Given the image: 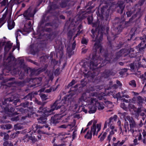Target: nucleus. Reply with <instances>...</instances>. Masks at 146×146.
<instances>
[{
	"instance_id": "obj_45",
	"label": "nucleus",
	"mask_w": 146,
	"mask_h": 146,
	"mask_svg": "<svg viewBox=\"0 0 146 146\" xmlns=\"http://www.w3.org/2000/svg\"><path fill=\"white\" fill-rule=\"evenodd\" d=\"M117 116L116 115H114L113 117H111L112 118V120L115 121L117 118Z\"/></svg>"
},
{
	"instance_id": "obj_38",
	"label": "nucleus",
	"mask_w": 146,
	"mask_h": 146,
	"mask_svg": "<svg viewBox=\"0 0 146 146\" xmlns=\"http://www.w3.org/2000/svg\"><path fill=\"white\" fill-rule=\"evenodd\" d=\"M19 117L18 116H16L11 118V120L13 121H17L19 119Z\"/></svg>"
},
{
	"instance_id": "obj_36",
	"label": "nucleus",
	"mask_w": 146,
	"mask_h": 146,
	"mask_svg": "<svg viewBox=\"0 0 146 146\" xmlns=\"http://www.w3.org/2000/svg\"><path fill=\"white\" fill-rule=\"evenodd\" d=\"M70 125H61L59 127V128H67L68 126H70Z\"/></svg>"
},
{
	"instance_id": "obj_49",
	"label": "nucleus",
	"mask_w": 146,
	"mask_h": 146,
	"mask_svg": "<svg viewBox=\"0 0 146 146\" xmlns=\"http://www.w3.org/2000/svg\"><path fill=\"white\" fill-rule=\"evenodd\" d=\"M105 137L103 136V135L101 137L100 139V141H103Z\"/></svg>"
},
{
	"instance_id": "obj_2",
	"label": "nucleus",
	"mask_w": 146,
	"mask_h": 146,
	"mask_svg": "<svg viewBox=\"0 0 146 146\" xmlns=\"http://www.w3.org/2000/svg\"><path fill=\"white\" fill-rule=\"evenodd\" d=\"M103 96L100 97V95H98L96 93H91L90 98H88V99L86 98V94H83L81 98V100L87 102H88L89 101V106H88L89 109L88 112L89 113H93L96 112L97 109V106L96 104L97 103V99L96 97L98 98L100 100H102L103 99V96H106V95L104 94L103 93Z\"/></svg>"
},
{
	"instance_id": "obj_34",
	"label": "nucleus",
	"mask_w": 146,
	"mask_h": 146,
	"mask_svg": "<svg viewBox=\"0 0 146 146\" xmlns=\"http://www.w3.org/2000/svg\"><path fill=\"white\" fill-rule=\"evenodd\" d=\"M19 133V131H17L16 133H13L11 135V136L13 138H14L17 136V135Z\"/></svg>"
},
{
	"instance_id": "obj_1",
	"label": "nucleus",
	"mask_w": 146,
	"mask_h": 146,
	"mask_svg": "<svg viewBox=\"0 0 146 146\" xmlns=\"http://www.w3.org/2000/svg\"><path fill=\"white\" fill-rule=\"evenodd\" d=\"M65 101V100H63L60 102L58 101H56L52 106L51 109L50 110L46 108H44L42 110V108L40 107L39 110L38 111V112L41 113H43L44 115H43L44 117L42 116L39 118V122L42 124L45 123L46 119V117L50 115V113L54 110H57L61 108V113H64L66 111V109L65 108V106H62V105L64 103Z\"/></svg>"
},
{
	"instance_id": "obj_10",
	"label": "nucleus",
	"mask_w": 146,
	"mask_h": 146,
	"mask_svg": "<svg viewBox=\"0 0 146 146\" xmlns=\"http://www.w3.org/2000/svg\"><path fill=\"white\" fill-rule=\"evenodd\" d=\"M96 57H93L92 58L94 60V62L91 63L90 65V68L91 67V66H96L98 63H100L101 62H102V60H101L100 58H99L97 59H96Z\"/></svg>"
},
{
	"instance_id": "obj_44",
	"label": "nucleus",
	"mask_w": 146,
	"mask_h": 146,
	"mask_svg": "<svg viewBox=\"0 0 146 146\" xmlns=\"http://www.w3.org/2000/svg\"><path fill=\"white\" fill-rule=\"evenodd\" d=\"M134 144L135 145H137L138 144L137 143V139H135L133 140Z\"/></svg>"
},
{
	"instance_id": "obj_40",
	"label": "nucleus",
	"mask_w": 146,
	"mask_h": 146,
	"mask_svg": "<svg viewBox=\"0 0 146 146\" xmlns=\"http://www.w3.org/2000/svg\"><path fill=\"white\" fill-rule=\"evenodd\" d=\"M75 81L74 80H73L72 81V82L70 83L68 85L69 86H72L73 85H74L75 84Z\"/></svg>"
},
{
	"instance_id": "obj_47",
	"label": "nucleus",
	"mask_w": 146,
	"mask_h": 146,
	"mask_svg": "<svg viewBox=\"0 0 146 146\" xmlns=\"http://www.w3.org/2000/svg\"><path fill=\"white\" fill-rule=\"evenodd\" d=\"M142 91L144 93H146V83L142 90Z\"/></svg>"
},
{
	"instance_id": "obj_11",
	"label": "nucleus",
	"mask_w": 146,
	"mask_h": 146,
	"mask_svg": "<svg viewBox=\"0 0 146 146\" xmlns=\"http://www.w3.org/2000/svg\"><path fill=\"white\" fill-rule=\"evenodd\" d=\"M29 139L31 140L33 142H35L37 141V139L35 138V137L33 135L29 136L28 135H27L23 139V140H25V142L28 141Z\"/></svg>"
},
{
	"instance_id": "obj_25",
	"label": "nucleus",
	"mask_w": 146,
	"mask_h": 146,
	"mask_svg": "<svg viewBox=\"0 0 146 146\" xmlns=\"http://www.w3.org/2000/svg\"><path fill=\"white\" fill-rule=\"evenodd\" d=\"M21 31L20 30H17L15 32V35L16 37V41H17L18 40V37L19 36H21Z\"/></svg>"
},
{
	"instance_id": "obj_37",
	"label": "nucleus",
	"mask_w": 146,
	"mask_h": 146,
	"mask_svg": "<svg viewBox=\"0 0 146 146\" xmlns=\"http://www.w3.org/2000/svg\"><path fill=\"white\" fill-rule=\"evenodd\" d=\"M15 128V129H20L22 128L20 126V125H15L14 126Z\"/></svg>"
},
{
	"instance_id": "obj_24",
	"label": "nucleus",
	"mask_w": 146,
	"mask_h": 146,
	"mask_svg": "<svg viewBox=\"0 0 146 146\" xmlns=\"http://www.w3.org/2000/svg\"><path fill=\"white\" fill-rule=\"evenodd\" d=\"M4 135V139L5 140H7L9 138V135L8 134H6L5 133L1 132L0 133V135L1 136Z\"/></svg>"
},
{
	"instance_id": "obj_30",
	"label": "nucleus",
	"mask_w": 146,
	"mask_h": 146,
	"mask_svg": "<svg viewBox=\"0 0 146 146\" xmlns=\"http://www.w3.org/2000/svg\"><path fill=\"white\" fill-rule=\"evenodd\" d=\"M85 137L87 139H91L92 137V133L91 132H88Z\"/></svg>"
},
{
	"instance_id": "obj_9",
	"label": "nucleus",
	"mask_w": 146,
	"mask_h": 146,
	"mask_svg": "<svg viewBox=\"0 0 146 146\" xmlns=\"http://www.w3.org/2000/svg\"><path fill=\"white\" fill-rule=\"evenodd\" d=\"M133 51V50L132 49H131V50L129 51H128V50L126 49H123L121 50L119 52L117 53V55H119V56H125L127 55L131 52Z\"/></svg>"
},
{
	"instance_id": "obj_57",
	"label": "nucleus",
	"mask_w": 146,
	"mask_h": 146,
	"mask_svg": "<svg viewBox=\"0 0 146 146\" xmlns=\"http://www.w3.org/2000/svg\"><path fill=\"white\" fill-rule=\"evenodd\" d=\"M63 146V145H62V144L57 145L56 144H54L53 145V146Z\"/></svg>"
},
{
	"instance_id": "obj_35",
	"label": "nucleus",
	"mask_w": 146,
	"mask_h": 146,
	"mask_svg": "<svg viewBox=\"0 0 146 146\" xmlns=\"http://www.w3.org/2000/svg\"><path fill=\"white\" fill-rule=\"evenodd\" d=\"M121 108H123L124 110H127V107H126V105L123 102L121 103Z\"/></svg>"
},
{
	"instance_id": "obj_20",
	"label": "nucleus",
	"mask_w": 146,
	"mask_h": 146,
	"mask_svg": "<svg viewBox=\"0 0 146 146\" xmlns=\"http://www.w3.org/2000/svg\"><path fill=\"white\" fill-rule=\"evenodd\" d=\"M33 127L34 129L33 131H34V132H35L36 130L37 129L42 128L43 127L42 126H41L38 125H34Z\"/></svg>"
},
{
	"instance_id": "obj_32",
	"label": "nucleus",
	"mask_w": 146,
	"mask_h": 146,
	"mask_svg": "<svg viewBox=\"0 0 146 146\" xmlns=\"http://www.w3.org/2000/svg\"><path fill=\"white\" fill-rule=\"evenodd\" d=\"M111 131V130L109 128H108L106 130V132H104L102 135L104 137H105L107 135V133L109 132L110 133V132ZM110 134H109V135Z\"/></svg>"
},
{
	"instance_id": "obj_58",
	"label": "nucleus",
	"mask_w": 146,
	"mask_h": 146,
	"mask_svg": "<svg viewBox=\"0 0 146 146\" xmlns=\"http://www.w3.org/2000/svg\"><path fill=\"white\" fill-rule=\"evenodd\" d=\"M127 69L126 68H124L122 70V72H126L127 71Z\"/></svg>"
},
{
	"instance_id": "obj_52",
	"label": "nucleus",
	"mask_w": 146,
	"mask_h": 146,
	"mask_svg": "<svg viewBox=\"0 0 146 146\" xmlns=\"http://www.w3.org/2000/svg\"><path fill=\"white\" fill-rule=\"evenodd\" d=\"M52 90L51 89H47L45 91V92H47V93H49L51 92Z\"/></svg>"
},
{
	"instance_id": "obj_8",
	"label": "nucleus",
	"mask_w": 146,
	"mask_h": 146,
	"mask_svg": "<svg viewBox=\"0 0 146 146\" xmlns=\"http://www.w3.org/2000/svg\"><path fill=\"white\" fill-rule=\"evenodd\" d=\"M7 16V17L8 18V21L9 20V22H11L10 20L11 18V15L10 13H8L6 11L5 13L3 15L2 18L0 19V27L4 23L3 20Z\"/></svg>"
},
{
	"instance_id": "obj_61",
	"label": "nucleus",
	"mask_w": 146,
	"mask_h": 146,
	"mask_svg": "<svg viewBox=\"0 0 146 146\" xmlns=\"http://www.w3.org/2000/svg\"><path fill=\"white\" fill-rule=\"evenodd\" d=\"M123 9H124V7H122L121 8V13H122V12L123 10Z\"/></svg>"
},
{
	"instance_id": "obj_42",
	"label": "nucleus",
	"mask_w": 146,
	"mask_h": 146,
	"mask_svg": "<svg viewBox=\"0 0 146 146\" xmlns=\"http://www.w3.org/2000/svg\"><path fill=\"white\" fill-rule=\"evenodd\" d=\"M116 97L118 98H122V95H120V93H118L116 94Z\"/></svg>"
},
{
	"instance_id": "obj_13",
	"label": "nucleus",
	"mask_w": 146,
	"mask_h": 146,
	"mask_svg": "<svg viewBox=\"0 0 146 146\" xmlns=\"http://www.w3.org/2000/svg\"><path fill=\"white\" fill-rule=\"evenodd\" d=\"M134 103H138L140 104L143 102L144 100L142 99L140 96H139L137 98H134L131 100V102Z\"/></svg>"
},
{
	"instance_id": "obj_48",
	"label": "nucleus",
	"mask_w": 146,
	"mask_h": 146,
	"mask_svg": "<svg viewBox=\"0 0 146 146\" xmlns=\"http://www.w3.org/2000/svg\"><path fill=\"white\" fill-rule=\"evenodd\" d=\"M90 19H92V17L88 18V20L89 23H91L92 22V21L90 20Z\"/></svg>"
},
{
	"instance_id": "obj_59",
	"label": "nucleus",
	"mask_w": 146,
	"mask_h": 146,
	"mask_svg": "<svg viewBox=\"0 0 146 146\" xmlns=\"http://www.w3.org/2000/svg\"><path fill=\"white\" fill-rule=\"evenodd\" d=\"M123 102H125L127 103L128 102V100H125V99L123 100Z\"/></svg>"
},
{
	"instance_id": "obj_12",
	"label": "nucleus",
	"mask_w": 146,
	"mask_h": 146,
	"mask_svg": "<svg viewBox=\"0 0 146 146\" xmlns=\"http://www.w3.org/2000/svg\"><path fill=\"white\" fill-rule=\"evenodd\" d=\"M128 108L131 111V110H133L135 112L136 111L137 114L138 115H139V113L141 111L140 109L138 108L137 109V108L134 106V105L131 104H129Z\"/></svg>"
},
{
	"instance_id": "obj_19",
	"label": "nucleus",
	"mask_w": 146,
	"mask_h": 146,
	"mask_svg": "<svg viewBox=\"0 0 146 146\" xmlns=\"http://www.w3.org/2000/svg\"><path fill=\"white\" fill-rule=\"evenodd\" d=\"M38 133L39 134L37 136L38 137L39 139H41L42 137L41 135L44 134H47L46 132H44L41 131L40 129H38L37 131Z\"/></svg>"
},
{
	"instance_id": "obj_51",
	"label": "nucleus",
	"mask_w": 146,
	"mask_h": 146,
	"mask_svg": "<svg viewBox=\"0 0 146 146\" xmlns=\"http://www.w3.org/2000/svg\"><path fill=\"white\" fill-rule=\"evenodd\" d=\"M8 143L7 141L3 143V145L5 146H8Z\"/></svg>"
},
{
	"instance_id": "obj_6",
	"label": "nucleus",
	"mask_w": 146,
	"mask_h": 146,
	"mask_svg": "<svg viewBox=\"0 0 146 146\" xmlns=\"http://www.w3.org/2000/svg\"><path fill=\"white\" fill-rule=\"evenodd\" d=\"M99 32H99L98 35L97 36L96 39L95 40V41L96 42V43L94 45V47L96 48V50H98V49L101 52L102 51V46L100 44L99 42H100V40H101V39L102 38V34H100L99 37Z\"/></svg>"
},
{
	"instance_id": "obj_55",
	"label": "nucleus",
	"mask_w": 146,
	"mask_h": 146,
	"mask_svg": "<svg viewBox=\"0 0 146 146\" xmlns=\"http://www.w3.org/2000/svg\"><path fill=\"white\" fill-rule=\"evenodd\" d=\"M87 51V49H83L82 51V52L83 53H85Z\"/></svg>"
},
{
	"instance_id": "obj_18",
	"label": "nucleus",
	"mask_w": 146,
	"mask_h": 146,
	"mask_svg": "<svg viewBox=\"0 0 146 146\" xmlns=\"http://www.w3.org/2000/svg\"><path fill=\"white\" fill-rule=\"evenodd\" d=\"M139 66V62H137V63H134L133 64H131L130 65V67L131 69L132 70H133L136 68H137Z\"/></svg>"
},
{
	"instance_id": "obj_26",
	"label": "nucleus",
	"mask_w": 146,
	"mask_h": 146,
	"mask_svg": "<svg viewBox=\"0 0 146 146\" xmlns=\"http://www.w3.org/2000/svg\"><path fill=\"white\" fill-rule=\"evenodd\" d=\"M127 93V91L126 90H125L123 92H121L122 97H125L127 98H129V96L127 94H126Z\"/></svg>"
},
{
	"instance_id": "obj_4",
	"label": "nucleus",
	"mask_w": 146,
	"mask_h": 146,
	"mask_svg": "<svg viewBox=\"0 0 146 146\" xmlns=\"http://www.w3.org/2000/svg\"><path fill=\"white\" fill-rule=\"evenodd\" d=\"M97 123V121L96 120H93L91 121L88 123L87 126V127L86 129L84 131H83V128H82L81 131V133H85L88 128V126L91 125L93 123V126L91 127V131L92 133H93V135H97L98 133L101 129L102 123H100L96 124Z\"/></svg>"
},
{
	"instance_id": "obj_17",
	"label": "nucleus",
	"mask_w": 146,
	"mask_h": 146,
	"mask_svg": "<svg viewBox=\"0 0 146 146\" xmlns=\"http://www.w3.org/2000/svg\"><path fill=\"white\" fill-rule=\"evenodd\" d=\"M140 131H141V130H139L138 131L137 130V132H136V133H135V134L136 135L135 136H133L135 138H136L137 137H138V139L139 140H140L141 139V137H142V135L141 134V132H140Z\"/></svg>"
},
{
	"instance_id": "obj_46",
	"label": "nucleus",
	"mask_w": 146,
	"mask_h": 146,
	"mask_svg": "<svg viewBox=\"0 0 146 146\" xmlns=\"http://www.w3.org/2000/svg\"><path fill=\"white\" fill-rule=\"evenodd\" d=\"M107 106L109 108H112L113 107V105L112 103L111 102L109 105H107Z\"/></svg>"
},
{
	"instance_id": "obj_27",
	"label": "nucleus",
	"mask_w": 146,
	"mask_h": 146,
	"mask_svg": "<svg viewBox=\"0 0 146 146\" xmlns=\"http://www.w3.org/2000/svg\"><path fill=\"white\" fill-rule=\"evenodd\" d=\"M129 84L130 85L133 87H135L136 86L135 81L134 80H132L130 81L129 82Z\"/></svg>"
},
{
	"instance_id": "obj_43",
	"label": "nucleus",
	"mask_w": 146,
	"mask_h": 146,
	"mask_svg": "<svg viewBox=\"0 0 146 146\" xmlns=\"http://www.w3.org/2000/svg\"><path fill=\"white\" fill-rule=\"evenodd\" d=\"M76 45V44L75 42H74L72 45V50H73L74 49Z\"/></svg>"
},
{
	"instance_id": "obj_33",
	"label": "nucleus",
	"mask_w": 146,
	"mask_h": 146,
	"mask_svg": "<svg viewBox=\"0 0 146 146\" xmlns=\"http://www.w3.org/2000/svg\"><path fill=\"white\" fill-rule=\"evenodd\" d=\"M65 114L63 115H58L54 116V117L55 119H60V118L62 117V116H63Z\"/></svg>"
},
{
	"instance_id": "obj_28",
	"label": "nucleus",
	"mask_w": 146,
	"mask_h": 146,
	"mask_svg": "<svg viewBox=\"0 0 146 146\" xmlns=\"http://www.w3.org/2000/svg\"><path fill=\"white\" fill-rule=\"evenodd\" d=\"M141 78L143 81V83L144 84L146 81V72L144 74L142 75Z\"/></svg>"
},
{
	"instance_id": "obj_54",
	"label": "nucleus",
	"mask_w": 146,
	"mask_h": 146,
	"mask_svg": "<svg viewBox=\"0 0 146 146\" xmlns=\"http://www.w3.org/2000/svg\"><path fill=\"white\" fill-rule=\"evenodd\" d=\"M18 40L17 41H16V42H17V46L18 47V49H19V42H18Z\"/></svg>"
},
{
	"instance_id": "obj_56",
	"label": "nucleus",
	"mask_w": 146,
	"mask_h": 146,
	"mask_svg": "<svg viewBox=\"0 0 146 146\" xmlns=\"http://www.w3.org/2000/svg\"><path fill=\"white\" fill-rule=\"evenodd\" d=\"M111 102H110V101H106L105 102V103L106 104H107V105H109L110 103Z\"/></svg>"
},
{
	"instance_id": "obj_64",
	"label": "nucleus",
	"mask_w": 146,
	"mask_h": 146,
	"mask_svg": "<svg viewBox=\"0 0 146 146\" xmlns=\"http://www.w3.org/2000/svg\"><path fill=\"white\" fill-rule=\"evenodd\" d=\"M116 140V138L115 137H113V141H115Z\"/></svg>"
},
{
	"instance_id": "obj_5",
	"label": "nucleus",
	"mask_w": 146,
	"mask_h": 146,
	"mask_svg": "<svg viewBox=\"0 0 146 146\" xmlns=\"http://www.w3.org/2000/svg\"><path fill=\"white\" fill-rule=\"evenodd\" d=\"M112 117H110L109 119H108L105 122L104 129L107 128V126L108 128H109L111 130L110 132V135L108 137V139L109 141H110L111 139V136L114 134L115 132H116L117 129L115 128L113 124V122L112 121Z\"/></svg>"
},
{
	"instance_id": "obj_29",
	"label": "nucleus",
	"mask_w": 146,
	"mask_h": 146,
	"mask_svg": "<svg viewBox=\"0 0 146 146\" xmlns=\"http://www.w3.org/2000/svg\"><path fill=\"white\" fill-rule=\"evenodd\" d=\"M1 128H4V129H8L11 128V126L10 124L5 125V126H2L1 127Z\"/></svg>"
},
{
	"instance_id": "obj_50",
	"label": "nucleus",
	"mask_w": 146,
	"mask_h": 146,
	"mask_svg": "<svg viewBox=\"0 0 146 146\" xmlns=\"http://www.w3.org/2000/svg\"><path fill=\"white\" fill-rule=\"evenodd\" d=\"M117 125L120 127V128H121V123L120 121L119 120L117 121Z\"/></svg>"
},
{
	"instance_id": "obj_60",
	"label": "nucleus",
	"mask_w": 146,
	"mask_h": 146,
	"mask_svg": "<svg viewBox=\"0 0 146 146\" xmlns=\"http://www.w3.org/2000/svg\"><path fill=\"white\" fill-rule=\"evenodd\" d=\"M35 102H36V103L39 104V101H38V100H35Z\"/></svg>"
},
{
	"instance_id": "obj_21",
	"label": "nucleus",
	"mask_w": 146,
	"mask_h": 146,
	"mask_svg": "<svg viewBox=\"0 0 146 146\" xmlns=\"http://www.w3.org/2000/svg\"><path fill=\"white\" fill-rule=\"evenodd\" d=\"M125 142V141L124 140H123L121 142L118 141L117 143H114L113 145L114 146H121Z\"/></svg>"
},
{
	"instance_id": "obj_16",
	"label": "nucleus",
	"mask_w": 146,
	"mask_h": 146,
	"mask_svg": "<svg viewBox=\"0 0 146 146\" xmlns=\"http://www.w3.org/2000/svg\"><path fill=\"white\" fill-rule=\"evenodd\" d=\"M8 27L9 29L11 30L15 26V23L13 21L9 22L7 21Z\"/></svg>"
},
{
	"instance_id": "obj_3",
	"label": "nucleus",
	"mask_w": 146,
	"mask_h": 146,
	"mask_svg": "<svg viewBox=\"0 0 146 146\" xmlns=\"http://www.w3.org/2000/svg\"><path fill=\"white\" fill-rule=\"evenodd\" d=\"M127 119L129 122L130 129H129L128 122H126L124 126V127L125 129V131L127 132V129H128L129 131L132 133L133 136H135V133L137 132V131L138 130V128L142 126L143 123L141 122L140 124H137L132 118H130L128 116L127 117Z\"/></svg>"
},
{
	"instance_id": "obj_62",
	"label": "nucleus",
	"mask_w": 146,
	"mask_h": 146,
	"mask_svg": "<svg viewBox=\"0 0 146 146\" xmlns=\"http://www.w3.org/2000/svg\"><path fill=\"white\" fill-rule=\"evenodd\" d=\"M144 115V114L143 113H141L140 114V115L141 116H143Z\"/></svg>"
},
{
	"instance_id": "obj_39",
	"label": "nucleus",
	"mask_w": 146,
	"mask_h": 146,
	"mask_svg": "<svg viewBox=\"0 0 146 146\" xmlns=\"http://www.w3.org/2000/svg\"><path fill=\"white\" fill-rule=\"evenodd\" d=\"M87 42V40L85 38H83L82 40V43L83 44H86Z\"/></svg>"
},
{
	"instance_id": "obj_31",
	"label": "nucleus",
	"mask_w": 146,
	"mask_h": 146,
	"mask_svg": "<svg viewBox=\"0 0 146 146\" xmlns=\"http://www.w3.org/2000/svg\"><path fill=\"white\" fill-rule=\"evenodd\" d=\"M40 97L43 100H45L47 98V96L44 94H41L40 95Z\"/></svg>"
},
{
	"instance_id": "obj_53",
	"label": "nucleus",
	"mask_w": 146,
	"mask_h": 146,
	"mask_svg": "<svg viewBox=\"0 0 146 146\" xmlns=\"http://www.w3.org/2000/svg\"><path fill=\"white\" fill-rule=\"evenodd\" d=\"M117 83L118 85V86H121L122 85V84L120 83V82L119 81H117Z\"/></svg>"
},
{
	"instance_id": "obj_23",
	"label": "nucleus",
	"mask_w": 146,
	"mask_h": 146,
	"mask_svg": "<svg viewBox=\"0 0 146 146\" xmlns=\"http://www.w3.org/2000/svg\"><path fill=\"white\" fill-rule=\"evenodd\" d=\"M13 44V43L10 42H8L7 44L6 45V46L5 48V49H7L8 50H9L11 48L12 45Z\"/></svg>"
},
{
	"instance_id": "obj_14",
	"label": "nucleus",
	"mask_w": 146,
	"mask_h": 146,
	"mask_svg": "<svg viewBox=\"0 0 146 146\" xmlns=\"http://www.w3.org/2000/svg\"><path fill=\"white\" fill-rule=\"evenodd\" d=\"M34 14L31 13L29 9H28L24 13V16L26 17V19L29 20L30 19L29 17H33Z\"/></svg>"
},
{
	"instance_id": "obj_41",
	"label": "nucleus",
	"mask_w": 146,
	"mask_h": 146,
	"mask_svg": "<svg viewBox=\"0 0 146 146\" xmlns=\"http://www.w3.org/2000/svg\"><path fill=\"white\" fill-rule=\"evenodd\" d=\"M35 80L37 82H38V84L39 83H40L41 82V78H36L35 79Z\"/></svg>"
},
{
	"instance_id": "obj_15",
	"label": "nucleus",
	"mask_w": 146,
	"mask_h": 146,
	"mask_svg": "<svg viewBox=\"0 0 146 146\" xmlns=\"http://www.w3.org/2000/svg\"><path fill=\"white\" fill-rule=\"evenodd\" d=\"M97 103L96 104L99 110H101L104 109V105L102 102H98L97 100Z\"/></svg>"
},
{
	"instance_id": "obj_22",
	"label": "nucleus",
	"mask_w": 146,
	"mask_h": 146,
	"mask_svg": "<svg viewBox=\"0 0 146 146\" xmlns=\"http://www.w3.org/2000/svg\"><path fill=\"white\" fill-rule=\"evenodd\" d=\"M143 135V138L142 141L144 144H146V132L144 131H143L142 133Z\"/></svg>"
},
{
	"instance_id": "obj_7",
	"label": "nucleus",
	"mask_w": 146,
	"mask_h": 146,
	"mask_svg": "<svg viewBox=\"0 0 146 146\" xmlns=\"http://www.w3.org/2000/svg\"><path fill=\"white\" fill-rule=\"evenodd\" d=\"M140 39L143 40V42L137 46L136 48L138 49L139 51H141L146 47V44H144V42H146V35L143 36L142 38H141Z\"/></svg>"
},
{
	"instance_id": "obj_63",
	"label": "nucleus",
	"mask_w": 146,
	"mask_h": 146,
	"mask_svg": "<svg viewBox=\"0 0 146 146\" xmlns=\"http://www.w3.org/2000/svg\"><path fill=\"white\" fill-rule=\"evenodd\" d=\"M73 138H74V137H75V136H76V135H75L74 133V132H73Z\"/></svg>"
}]
</instances>
